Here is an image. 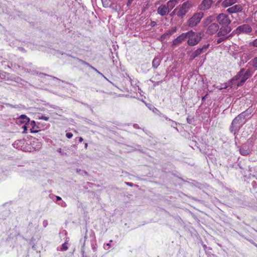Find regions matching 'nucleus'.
Returning <instances> with one entry per match:
<instances>
[{
	"mask_svg": "<svg viewBox=\"0 0 257 257\" xmlns=\"http://www.w3.org/2000/svg\"><path fill=\"white\" fill-rule=\"evenodd\" d=\"M252 74V71L248 69L245 71L244 68H242L232 79V81H238L236 85L239 86L242 85L245 81L248 79Z\"/></svg>",
	"mask_w": 257,
	"mask_h": 257,
	"instance_id": "obj_1",
	"label": "nucleus"
},
{
	"mask_svg": "<svg viewBox=\"0 0 257 257\" xmlns=\"http://www.w3.org/2000/svg\"><path fill=\"white\" fill-rule=\"evenodd\" d=\"M202 34L199 32L195 33L192 30L186 33V39L188 38L187 44L191 46L197 45L201 41Z\"/></svg>",
	"mask_w": 257,
	"mask_h": 257,
	"instance_id": "obj_2",
	"label": "nucleus"
},
{
	"mask_svg": "<svg viewBox=\"0 0 257 257\" xmlns=\"http://www.w3.org/2000/svg\"><path fill=\"white\" fill-rule=\"evenodd\" d=\"M204 17L203 12H197L194 13L186 22V26L190 28H194L200 23L201 19Z\"/></svg>",
	"mask_w": 257,
	"mask_h": 257,
	"instance_id": "obj_3",
	"label": "nucleus"
},
{
	"mask_svg": "<svg viewBox=\"0 0 257 257\" xmlns=\"http://www.w3.org/2000/svg\"><path fill=\"white\" fill-rule=\"evenodd\" d=\"M245 122L246 120L241 118V115H237L232 121L230 127V132L235 136Z\"/></svg>",
	"mask_w": 257,
	"mask_h": 257,
	"instance_id": "obj_4",
	"label": "nucleus"
},
{
	"mask_svg": "<svg viewBox=\"0 0 257 257\" xmlns=\"http://www.w3.org/2000/svg\"><path fill=\"white\" fill-rule=\"evenodd\" d=\"M192 7L193 5L191 2L189 1L184 2L179 7H177V9H178L177 16L179 18H183Z\"/></svg>",
	"mask_w": 257,
	"mask_h": 257,
	"instance_id": "obj_5",
	"label": "nucleus"
},
{
	"mask_svg": "<svg viewBox=\"0 0 257 257\" xmlns=\"http://www.w3.org/2000/svg\"><path fill=\"white\" fill-rule=\"evenodd\" d=\"M252 31L251 27L248 24H243L238 26L232 33L234 35H239L241 34L249 35Z\"/></svg>",
	"mask_w": 257,
	"mask_h": 257,
	"instance_id": "obj_6",
	"label": "nucleus"
},
{
	"mask_svg": "<svg viewBox=\"0 0 257 257\" xmlns=\"http://www.w3.org/2000/svg\"><path fill=\"white\" fill-rule=\"evenodd\" d=\"M217 22L222 26H228L231 21L228 17L225 14H220L216 18Z\"/></svg>",
	"mask_w": 257,
	"mask_h": 257,
	"instance_id": "obj_7",
	"label": "nucleus"
},
{
	"mask_svg": "<svg viewBox=\"0 0 257 257\" xmlns=\"http://www.w3.org/2000/svg\"><path fill=\"white\" fill-rule=\"evenodd\" d=\"M209 44L204 45L201 48H199L193 52L190 56V59L193 60L196 57L201 54L202 53L206 51L208 49Z\"/></svg>",
	"mask_w": 257,
	"mask_h": 257,
	"instance_id": "obj_8",
	"label": "nucleus"
},
{
	"mask_svg": "<svg viewBox=\"0 0 257 257\" xmlns=\"http://www.w3.org/2000/svg\"><path fill=\"white\" fill-rule=\"evenodd\" d=\"M212 3L211 0H203L199 6V9L201 11L207 10L211 7Z\"/></svg>",
	"mask_w": 257,
	"mask_h": 257,
	"instance_id": "obj_9",
	"label": "nucleus"
},
{
	"mask_svg": "<svg viewBox=\"0 0 257 257\" xmlns=\"http://www.w3.org/2000/svg\"><path fill=\"white\" fill-rule=\"evenodd\" d=\"M218 29V25L216 23H212L207 28L206 33L209 35H213L216 33Z\"/></svg>",
	"mask_w": 257,
	"mask_h": 257,
	"instance_id": "obj_10",
	"label": "nucleus"
},
{
	"mask_svg": "<svg viewBox=\"0 0 257 257\" xmlns=\"http://www.w3.org/2000/svg\"><path fill=\"white\" fill-rule=\"evenodd\" d=\"M170 11L168 9L166 5H162L158 8L157 13L161 16H164L168 15Z\"/></svg>",
	"mask_w": 257,
	"mask_h": 257,
	"instance_id": "obj_11",
	"label": "nucleus"
},
{
	"mask_svg": "<svg viewBox=\"0 0 257 257\" xmlns=\"http://www.w3.org/2000/svg\"><path fill=\"white\" fill-rule=\"evenodd\" d=\"M231 30V28L228 26H222L217 33V36L219 37H224L228 34Z\"/></svg>",
	"mask_w": 257,
	"mask_h": 257,
	"instance_id": "obj_12",
	"label": "nucleus"
},
{
	"mask_svg": "<svg viewBox=\"0 0 257 257\" xmlns=\"http://www.w3.org/2000/svg\"><path fill=\"white\" fill-rule=\"evenodd\" d=\"M186 39V33H182L181 35L179 36L175 39L173 41L172 45L173 46H177L181 43L183 41Z\"/></svg>",
	"mask_w": 257,
	"mask_h": 257,
	"instance_id": "obj_13",
	"label": "nucleus"
},
{
	"mask_svg": "<svg viewBox=\"0 0 257 257\" xmlns=\"http://www.w3.org/2000/svg\"><path fill=\"white\" fill-rule=\"evenodd\" d=\"M240 154L243 156H247L251 153V149L247 145H244L239 149Z\"/></svg>",
	"mask_w": 257,
	"mask_h": 257,
	"instance_id": "obj_14",
	"label": "nucleus"
},
{
	"mask_svg": "<svg viewBox=\"0 0 257 257\" xmlns=\"http://www.w3.org/2000/svg\"><path fill=\"white\" fill-rule=\"evenodd\" d=\"M242 9V6L241 5H236L231 7L229 8L227 10V12H228L230 14L236 13L238 12H241Z\"/></svg>",
	"mask_w": 257,
	"mask_h": 257,
	"instance_id": "obj_15",
	"label": "nucleus"
},
{
	"mask_svg": "<svg viewBox=\"0 0 257 257\" xmlns=\"http://www.w3.org/2000/svg\"><path fill=\"white\" fill-rule=\"evenodd\" d=\"M177 31L176 27L172 28L171 29L167 31L161 37V38L163 40L166 39L175 33Z\"/></svg>",
	"mask_w": 257,
	"mask_h": 257,
	"instance_id": "obj_16",
	"label": "nucleus"
},
{
	"mask_svg": "<svg viewBox=\"0 0 257 257\" xmlns=\"http://www.w3.org/2000/svg\"><path fill=\"white\" fill-rule=\"evenodd\" d=\"M251 113V110L250 109H247L245 111L239 114V115H241V118H243L244 120L246 118H249L250 117V115Z\"/></svg>",
	"mask_w": 257,
	"mask_h": 257,
	"instance_id": "obj_17",
	"label": "nucleus"
},
{
	"mask_svg": "<svg viewBox=\"0 0 257 257\" xmlns=\"http://www.w3.org/2000/svg\"><path fill=\"white\" fill-rule=\"evenodd\" d=\"M29 120H30L29 118H28L25 114L21 115L20 116V117L18 118V121L22 122V123H26V124H27L28 122H29Z\"/></svg>",
	"mask_w": 257,
	"mask_h": 257,
	"instance_id": "obj_18",
	"label": "nucleus"
},
{
	"mask_svg": "<svg viewBox=\"0 0 257 257\" xmlns=\"http://www.w3.org/2000/svg\"><path fill=\"white\" fill-rule=\"evenodd\" d=\"M161 59L159 57H155L152 62V66L154 68L156 69L160 65Z\"/></svg>",
	"mask_w": 257,
	"mask_h": 257,
	"instance_id": "obj_19",
	"label": "nucleus"
},
{
	"mask_svg": "<svg viewBox=\"0 0 257 257\" xmlns=\"http://www.w3.org/2000/svg\"><path fill=\"white\" fill-rule=\"evenodd\" d=\"M176 3L177 2H175V0H170L169 2H168L167 5H166L168 9L170 11L174 8Z\"/></svg>",
	"mask_w": 257,
	"mask_h": 257,
	"instance_id": "obj_20",
	"label": "nucleus"
},
{
	"mask_svg": "<svg viewBox=\"0 0 257 257\" xmlns=\"http://www.w3.org/2000/svg\"><path fill=\"white\" fill-rule=\"evenodd\" d=\"M252 58L251 54L244 53L241 56V60L243 62H246L248 60Z\"/></svg>",
	"mask_w": 257,
	"mask_h": 257,
	"instance_id": "obj_21",
	"label": "nucleus"
},
{
	"mask_svg": "<svg viewBox=\"0 0 257 257\" xmlns=\"http://www.w3.org/2000/svg\"><path fill=\"white\" fill-rule=\"evenodd\" d=\"M236 2V0H224L222 3V5L224 7H227L234 4Z\"/></svg>",
	"mask_w": 257,
	"mask_h": 257,
	"instance_id": "obj_22",
	"label": "nucleus"
},
{
	"mask_svg": "<svg viewBox=\"0 0 257 257\" xmlns=\"http://www.w3.org/2000/svg\"><path fill=\"white\" fill-rule=\"evenodd\" d=\"M147 106L150 110H152L154 113L159 115V112H160V111L157 108L151 104L147 105Z\"/></svg>",
	"mask_w": 257,
	"mask_h": 257,
	"instance_id": "obj_23",
	"label": "nucleus"
},
{
	"mask_svg": "<svg viewBox=\"0 0 257 257\" xmlns=\"http://www.w3.org/2000/svg\"><path fill=\"white\" fill-rule=\"evenodd\" d=\"M84 64H85V65H86L87 66H88V67H89L90 68H91L92 69H93L94 71H95L96 73H97L98 74H99L100 75H101V76L103 77L104 78H105V76L103 75L102 73H101V72H100L98 70H97L96 68H95L94 67L92 66L91 65H90L89 64L86 63V62H83Z\"/></svg>",
	"mask_w": 257,
	"mask_h": 257,
	"instance_id": "obj_24",
	"label": "nucleus"
},
{
	"mask_svg": "<svg viewBox=\"0 0 257 257\" xmlns=\"http://www.w3.org/2000/svg\"><path fill=\"white\" fill-rule=\"evenodd\" d=\"M87 230H86L85 234L84 237V240H83V242H82V249H81L82 257H85L84 255V245H85L86 239L87 238Z\"/></svg>",
	"mask_w": 257,
	"mask_h": 257,
	"instance_id": "obj_25",
	"label": "nucleus"
},
{
	"mask_svg": "<svg viewBox=\"0 0 257 257\" xmlns=\"http://www.w3.org/2000/svg\"><path fill=\"white\" fill-rule=\"evenodd\" d=\"M169 122L170 123L171 126L175 128L177 131H178L177 127H176V125H177L178 123L171 119V120L169 121Z\"/></svg>",
	"mask_w": 257,
	"mask_h": 257,
	"instance_id": "obj_26",
	"label": "nucleus"
},
{
	"mask_svg": "<svg viewBox=\"0 0 257 257\" xmlns=\"http://www.w3.org/2000/svg\"><path fill=\"white\" fill-rule=\"evenodd\" d=\"M250 62L253 67L257 68V57L254 58Z\"/></svg>",
	"mask_w": 257,
	"mask_h": 257,
	"instance_id": "obj_27",
	"label": "nucleus"
},
{
	"mask_svg": "<svg viewBox=\"0 0 257 257\" xmlns=\"http://www.w3.org/2000/svg\"><path fill=\"white\" fill-rule=\"evenodd\" d=\"M227 37L226 38H224L223 37H221L220 38L218 39L217 40V44H220L223 41H225L226 39H227Z\"/></svg>",
	"mask_w": 257,
	"mask_h": 257,
	"instance_id": "obj_28",
	"label": "nucleus"
},
{
	"mask_svg": "<svg viewBox=\"0 0 257 257\" xmlns=\"http://www.w3.org/2000/svg\"><path fill=\"white\" fill-rule=\"evenodd\" d=\"M6 76V73L4 72H1L0 71V81H2L3 80L5 79Z\"/></svg>",
	"mask_w": 257,
	"mask_h": 257,
	"instance_id": "obj_29",
	"label": "nucleus"
},
{
	"mask_svg": "<svg viewBox=\"0 0 257 257\" xmlns=\"http://www.w3.org/2000/svg\"><path fill=\"white\" fill-rule=\"evenodd\" d=\"M249 45L254 47H257V39L254 40L252 42L249 43Z\"/></svg>",
	"mask_w": 257,
	"mask_h": 257,
	"instance_id": "obj_30",
	"label": "nucleus"
},
{
	"mask_svg": "<svg viewBox=\"0 0 257 257\" xmlns=\"http://www.w3.org/2000/svg\"><path fill=\"white\" fill-rule=\"evenodd\" d=\"M178 9L176 8H175L174 11L170 14V16L171 17H174L175 15H176L177 16V12H178Z\"/></svg>",
	"mask_w": 257,
	"mask_h": 257,
	"instance_id": "obj_31",
	"label": "nucleus"
},
{
	"mask_svg": "<svg viewBox=\"0 0 257 257\" xmlns=\"http://www.w3.org/2000/svg\"><path fill=\"white\" fill-rule=\"evenodd\" d=\"M159 115L164 118L166 120H168V121H170L171 120V119L169 118V117H168L166 115L163 114V113H162L161 112H159Z\"/></svg>",
	"mask_w": 257,
	"mask_h": 257,
	"instance_id": "obj_32",
	"label": "nucleus"
},
{
	"mask_svg": "<svg viewBox=\"0 0 257 257\" xmlns=\"http://www.w3.org/2000/svg\"><path fill=\"white\" fill-rule=\"evenodd\" d=\"M68 249V246H67L66 242H65L62 245V247L61 248V250H66Z\"/></svg>",
	"mask_w": 257,
	"mask_h": 257,
	"instance_id": "obj_33",
	"label": "nucleus"
},
{
	"mask_svg": "<svg viewBox=\"0 0 257 257\" xmlns=\"http://www.w3.org/2000/svg\"><path fill=\"white\" fill-rule=\"evenodd\" d=\"M28 124H29L32 127H35L36 125V122L34 120L30 121L29 120V122H28Z\"/></svg>",
	"mask_w": 257,
	"mask_h": 257,
	"instance_id": "obj_34",
	"label": "nucleus"
},
{
	"mask_svg": "<svg viewBox=\"0 0 257 257\" xmlns=\"http://www.w3.org/2000/svg\"><path fill=\"white\" fill-rule=\"evenodd\" d=\"M27 124H26V123H25V124L22 126L23 128L24 129V131H23V133H27V129H28V127H27Z\"/></svg>",
	"mask_w": 257,
	"mask_h": 257,
	"instance_id": "obj_35",
	"label": "nucleus"
},
{
	"mask_svg": "<svg viewBox=\"0 0 257 257\" xmlns=\"http://www.w3.org/2000/svg\"><path fill=\"white\" fill-rule=\"evenodd\" d=\"M39 119H43L47 121L49 119V117L42 115L39 117Z\"/></svg>",
	"mask_w": 257,
	"mask_h": 257,
	"instance_id": "obj_36",
	"label": "nucleus"
},
{
	"mask_svg": "<svg viewBox=\"0 0 257 257\" xmlns=\"http://www.w3.org/2000/svg\"><path fill=\"white\" fill-rule=\"evenodd\" d=\"M66 137L68 139H71L73 137V134L71 133H67L66 134Z\"/></svg>",
	"mask_w": 257,
	"mask_h": 257,
	"instance_id": "obj_37",
	"label": "nucleus"
},
{
	"mask_svg": "<svg viewBox=\"0 0 257 257\" xmlns=\"http://www.w3.org/2000/svg\"><path fill=\"white\" fill-rule=\"evenodd\" d=\"M35 127H32L31 129H30V131H31V133H38L39 130H35L34 128Z\"/></svg>",
	"mask_w": 257,
	"mask_h": 257,
	"instance_id": "obj_38",
	"label": "nucleus"
},
{
	"mask_svg": "<svg viewBox=\"0 0 257 257\" xmlns=\"http://www.w3.org/2000/svg\"><path fill=\"white\" fill-rule=\"evenodd\" d=\"M48 224L47 220H44L43 222V225L44 227H46Z\"/></svg>",
	"mask_w": 257,
	"mask_h": 257,
	"instance_id": "obj_39",
	"label": "nucleus"
},
{
	"mask_svg": "<svg viewBox=\"0 0 257 257\" xmlns=\"http://www.w3.org/2000/svg\"><path fill=\"white\" fill-rule=\"evenodd\" d=\"M57 152L61 153L62 155H66V153H65L64 152L62 151V149L61 148H59L57 150Z\"/></svg>",
	"mask_w": 257,
	"mask_h": 257,
	"instance_id": "obj_40",
	"label": "nucleus"
},
{
	"mask_svg": "<svg viewBox=\"0 0 257 257\" xmlns=\"http://www.w3.org/2000/svg\"><path fill=\"white\" fill-rule=\"evenodd\" d=\"M133 1L134 0H127L126 4L127 6H130Z\"/></svg>",
	"mask_w": 257,
	"mask_h": 257,
	"instance_id": "obj_41",
	"label": "nucleus"
},
{
	"mask_svg": "<svg viewBox=\"0 0 257 257\" xmlns=\"http://www.w3.org/2000/svg\"><path fill=\"white\" fill-rule=\"evenodd\" d=\"M125 184L126 185H127V186H131V187H132L134 185V184L132 183H131V182H125Z\"/></svg>",
	"mask_w": 257,
	"mask_h": 257,
	"instance_id": "obj_42",
	"label": "nucleus"
},
{
	"mask_svg": "<svg viewBox=\"0 0 257 257\" xmlns=\"http://www.w3.org/2000/svg\"><path fill=\"white\" fill-rule=\"evenodd\" d=\"M110 246V243H106L104 245V248L105 249H108L109 248V247Z\"/></svg>",
	"mask_w": 257,
	"mask_h": 257,
	"instance_id": "obj_43",
	"label": "nucleus"
},
{
	"mask_svg": "<svg viewBox=\"0 0 257 257\" xmlns=\"http://www.w3.org/2000/svg\"><path fill=\"white\" fill-rule=\"evenodd\" d=\"M133 126H134V128H137V129H140V128H141L139 127V126L138 125V124H136V123L134 124H133Z\"/></svg>",
	"mask_w": 257,
	"mask_h": 257,
	"instance_id": "obj_44",
	"label": "nucleus"
},
{
	"mask_svg": "<svg viewBox=\"0 0 257 257\" xmlns=\"http://www.w3.org/2000/svg\"><path fill=\"white\" fill-rule=\"evenodd\" d=\"M157 25L156 23L154 21H153L151 23V26L152 27H155Z\"/></svg>",
	"mask_w": 257,
	"mask_h": 257,
	"instance_id": "obj_45",
	"label": "nucleus"
},
{
	"mask_svg": "<svg viewBox=\"0 0 257 257\" xmlns=\"http://www.w3.org/2000/svg\"><path fill=\"white\" fill-rule=\"evenodd\" d=\"M187 121L189 123H191V119L189 118V117L187 118Z\"/></svg>",
	"mask_w": 257,
	"mask_h": 257,
	"instance_id": "obj_46",
	"label": "nucleus"
},
{
	"mask_svg": "<svg viewBox=\"0 0 257 257\" xmlns=\"http://www.w3.org/2000/svg\"><path fill=\"white\" fill-rule=\"evenodd\" d=\"M92 249L94 251H95L96 250V248L94 245H92Z\"/></svg>",
	"mask_w": 257,
	"mask_h": 257,
	"instance_id": "obj_47",
	"label": "nucleus"
},
{
	"mask_svg": "<svg viewBox=\"0 0 257 257\" xmlns=\"http://www.w3.org/2000/svg\"><path fill=\"white\" fill-rule=\"evenodd\" d=\"M207 94L205 95L202 98V101H204L206 99V97L207 96Z\"/></svg>",
	"mask_w": 257,
	"mask_h": 257,
	"instance_id": "obj_48",
	"label": "nucleus"
},
{
	"mask_svg": "<svg viewBox=\"0 0 257 257\" xmlns=\"http://www.w3.org/2000/svg\"><path fill=\"white\" fill-rule=\"evenodd\" d=\"M61 200V198L59 196H56V200L57 201H59V200Z\"/></svg>",
	"mask_w": 257,
	"mask_h": 257,
	"instance_id": "obj_49",
	"label": "nucleus"
},
{
	"mask_svg": "<svg viewBox=\"0 0 257 257\" xmlns=\"http://www.w3.org/2000/svg\"><path fill=\"white\" fill-rule=\"evenodd\" d=\"M83 138H82L80 137V138H79V142H82L83 141Z\"/></svg>",
	"mask_w": 257,
	"mask_h": 257,
	"instance_id": "obj_50",
	"label": "nucleus"
},
{
	"mask_svg": "<svg viewBox=\"0 0 257 257\" xmlns=\"http://www.w3.org/2000/svg\"><path fill=\"white\" fill-rule=\"evenodd\" d=\"M101 1H102V2L103 5H104V2H108V0H101Z\"/></svg>",
	"mask_w": 257,
	"mask_h": 257,
	"instance_id": "obj_51",
	"label": "nucleus"
},
{
	"mask_svg": "<svg viewBox=\"0 0 257 257\" xmlns=\"http://www.w3.org/2000/svg\"><path fill=\"white\" fill-rule=\"evenodd\" d=\"M248 241L253 244H255V242L252 240H248Z\"/></svg>",
	"mask_w": 257,
	"mask_h": 257,
	"instance_id": "obj_52",
	"label": "nucleus"
},
{
	"mask_svg": "<svg viewBox=\"0 0 257 257\" xmlns=\"http://www.w3.org/2000/svg\"><path fill=\"white\" fill-rule=\"evenodd\" d=\"M53 77V78L54 79L59 80V79H58L57 78H56V77Z\"/></svg>",
	"mask_w": 257,
	"mask_h": 257,
	"instance_id": "obj_53",
	"label": "nucleus"
},
{
	"mask_svg": "<svg viewBox=\"0 0 257 257\" xmlns=\"http://www.w3.org/2000/svg\"><path fill=\"white\" fill-rule=\"evenodd\" d=\"M87 143H85V148H87Z\"/></svg>",
	"mask_w": 257,
	"mask_h": 257,
	"instance_id": "obj_54",
	"label": "nucleus"
},
{
	"mask_svg": "<svg viewBox=\"0 0 257 257\" xmlns=\"http://www.w3.org/2000/svg\"><path fill=\"white\" fill-rule=\"evenodd\" d=\"M253 245H255V247H257V244H256V243H255V244H254Z\"/></svg>",
	"mask_w": 257,
	"mask_h": 257,
	"instance_id": "obj_55",
	"label": "nucleus"
},
{
	"mask_svg": "<svg viewBox=\"0 0 257 257\" xmlns=\"http://www.w3.org/2000/svg\"><path fill=\"white\" fill-rule=\"evenodd\" d=\"M108 3H107V4H106L105 7H107V6H108Z\"/></svg>",
	"mask_w": 257,
	"mask_h": 257,
	"instance_id": "obj_56",
	"label": "nucleus"
},
{
	"mask_svg": "<svg viewBox=\"0 0 257 257\" xmlns=\"http://www.w3.org/2000/svg\"><path fill=\"white\" fill-rule=\"evenodd\" d=\"M99 92H104L103 91H99Z\"/></svg>",
	"mask_w": 257,
	"mask_h": 257,
	"instance_id": "obj_57",
	"label": "nucleus"
},
{
	"mask_svg": "<svg viewBox=\"0 0 257 257\" xmlns=\"http://www.w3.org/2000/svg\"><path fill=\"white\" fill-rule=\"evenodd\" d=\"M8 105H10L11 107H13V106L12 105H11V104H9Z\"/></svg>",
	"mask_w": 257,
	"mask_h": 257,
	"instance_id": "obj_58",
	"label": "nucleus"
},
{
	"mask_svg": "<svg viewBox=\"0 0 257 257\" xmlns=\"http://www.w3.org/2000/svg\"><path fill=\"white\" fill-rule=\"evenodd\" d=\"M112 240H110L109 241V242H112Z\"/></svg>",
	"mask_w": 257,
	"mask_h": 257,
	"instance_id": "obj_59",
	"label": "nucleus"
},
{
	"mask_svg": "<svg viewBox=\"0 0 257 257\" xmlns=\"http://www.w3.org/2000/svg\"><path fill=\"white\" fill-rule=\"evenodd\" d=\"M175 2H177V0H175Z\"/></svg>",
	"mask_w": 257,
	"mask_h": 257,
	"instance_id": "obj_60",
	"label": "nucleus"
}]
</instances>
